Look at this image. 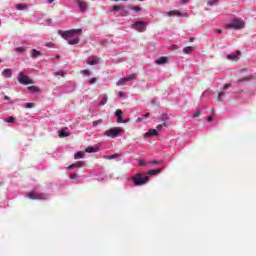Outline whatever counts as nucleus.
Masks as SVG:
<instances>
[{"label": "nucleus", "instance_id": "8fccbe9b", "mask_svg": "<svg viewBox=\"0 0 256 256\" xmlns=\"http://www.w3.org/2000/svg\"><path fill=\"white\" fill-rule=\"evenodd\" d=\"M156 129H158V131H161V129H163V125H161V124L157 125Z\"/></svg>", "mask_w": 256, "mask_h": 256}, {"label": "nucleus", "instance_id": "5fc2aeb1", "mask_svg": "<svg viewBox=\"0 0 256 256\" xmlns=\"http://www.w3.org/2000/svg\"><path fill=\"white\" fill-rule=\"evenodd\" d=\"M118 97H124V94H123V92H118Z\"/></svg>", "mask_w": 256, "mask_h": 256}, {"label": "nucleus", "instance_id": "4d7b16f0", "mask_svg": "<svg viewBox=\"0 0 256 256\" xmlns=\"http://www.w3.org/2000/svg\"><path fill=\"white\" fill-rule=\"evenodd\" d=\"M217 33H218L219 35H221V33H223V30L218 29V30H217Z\"/></svg>", "mask_w": 256, "mask_h": 256}, {"label": "nucleus", "instance_id": "2eb2a0df", "mask_svg": "<svg viewBox=\"0 0 256 256\" xmlns=\"http://www.w3.org/2000/svg\"><path fill=\"white\" fill-rule=\"evenodd\" d=\"M163 169L159 168V169H152V170H149L147 172V175H157V173H161Z\"/></svg>", "mask_w": 256, "mask_h": 256}, {"label": "nucleus", "instance_id": "bf43d9fd", "mask_svg": "<svg viewBox=\"0 0 256 256\" xmlns=\"http://www.w3.org/2000/svg\"><path fill=\"white\" fill-rule=\"evenodd\" d=\"M104 159H111V155H109V156H104Z\"/></svg>", "mask_w": 256, "mask_h": 256}, {"label": "nucleus", "instance_id": "412c9836", "mask_svg": "<svg viewBox=\"0 0 256 256\" xmlns=\"http://www.w3.org/2000/svg\"><path fill=\"white\" fill-rule=\"evenodd\" d=\"M97 64H99V58H95L87 61V65H97Z\"/></svg>", "mask_w": 256, "mask_h": 256}, {"label": "nucleus", "instance_id": "f03ea898", "mask_svg": "<svg viewBox=\"0 0 256 256\" xmlns=\"http://www.w3.org/2000/svg\"><path fill=\"white\" fill-rule=\"evenodd\" d=\"M123 131H125L123 128H110L104 132V135L106 137H110L111 139H115L116 137H119Z\"/></svg>", "mask_w": 256, "mask_h": 256}, {"label": "nucleus", "instance_id": "de8ad7c7", "mask_svg": "<svg viewBox=\"0 0 256 256\" xmlns=\"http://www.w3.org/2000/svg\"><path fill=\"white\" fill-rule=\"evenodd\" d=\"M151 163V165H160V163H161V161H152V162H150Z\"/></svg>", "mask_w": 256, "mask_h": 256}, {"label": "nucleus", "instance_id": "774afa93", "mask_svg": "<svg viewBox=\"0 0 256 256\" xmlns=\"http://www.w3.org/2000/svg\"><path fill=\"white\" fill-rule=\"evenodd\" d=\"M139 121H141V120L138 118L137 122H139Z\"/></svg>", "mask_w": 256, "mask_h": 256}, {"label": "nucleus", "instance_id": "c756f323", "mask_svg": "<svg viewBox=\"0 0 256 256\" xmlns=\"http://www.w3.org/2000/svg\"><path fill=\"white\" fill-rule=\"evenodd\" d=\"M54 75H55V77H57L58 75H60V77H65V72L57 71V72H54Z\"/></svg>", "mask_w": 256, "mask_h": 256}, {"label": "nucleus", "instance_id": "79ce46f5", "mask_svg": "<svg viewBox=\"0 0 256 256\" xmlns=\"http://www.w3.org/2000/svg\"><path fill=\"white\" fill-rule=\"evenodd\" d=\"M102 121L101 120H97V121H93L92 125L93 127H97V125H101Z\"/></svg>", "mask_w": 256, "mask_h": 256}, {"label": "nucleus", "instance_id": "f8f14e48", "mask_svg": "<svg viewBox=\"0 0 256 256\" xmlns=\"http://www.w3.org/2000/svg\"><path fill=\"white\" fill-rule=\"evenodd\" d=\"M45 199H47V194L45 193L36 194V200L45 201Z\"/></svg>", "mask_w": 256, "mask_h": 256}, {"label": "nucleus", "instance_id": "13d9d810", "mask_svg": "<svg viewBox=\"0 0 256 256\" xmlns=\"http://www.w3.org/2000/svg\"><path fill=\"white\" fill-rule=\"evenodd\" d=\"M150 113H146L145 115H143V117H150Z\"/></svg>", "mask_w": 256, "mask_h": 256}, {"label": "nucleus", "instance_id": "e2e57ef3", "mask_svg": "<svg viewBox=\"0 0 256 256\" xmlns=\"http://www.w3.org/2000/svg\"><path fill=\"white\" fill-rule=\"evenodd\" d=\"M164 127H169V124H167V123H164Z\"/></svg>", "mask_w": 256, "mask_h": 256}, {"label": "nucleus", "instance_id": "2f4dec72", "mask_svg": "<svg viewBox=\"0 0 256 256\" xmlns=\"http://www.w3.org/2000/svg\"><path fill=\"white\" fill-rule=\"evenodd\" d=\"M81 74L85 75L86 77H89L91 75V72L89 70H82Z\"/></svg>", "mask_w": 256, "mask_h": 256}, {"label": "nucleus", "instance_id": "39448f33", "mask_svg": "<svg viewBox=\"0 0 256 256\" xmlns=\"http://www.w3.org/2000/svg\"><path fill=\"white\" fill-rule=\"evenodd\" d=\"M75 33L81 34L82 30L81 29H72V30H68V31H64L61 36L63 39H69L70 37H73V35H75Z\"/></svg>", "mask_w": 256, "mask_h": 256}, {"label": "nucleus", "instance_id": "c9c22d12", "mask_svg": "<svg viewBox=\"0 0 256 256\" xmlns=\"http://www.w3.org/2000/svg\"><path fill=\"white\" fill-rule=\"evenodd\" d=\"M133 79H135V74H130L126 77V81H133Z\"/></svg>", "mask_w": 256, "mask_h": 256}, {"label": "nucleus", "instance_id": "a19ab883", "mask_svg": "<svg viewBox=\"0 0 256 256\" xmlns=\"http://www.w3.org/2000/svg\"><path fill=\"white\" fill-rule=\"evenodd\" d=\"M245 81H249V78L245 77V78L238 79L237 84L239 85V83H243Z\"/></svg>", "mask_w": 256, "mask_h": 256}, {"label": "nucleus", "instance_id": "ddd939ff", "mask_svg": "<svg viewBox=\"0 0 256 256\" xmlns=\"http://www.w3.org/2000/svg\"><path fill=\"white\" fill-rule=\"evenodd\" d=\"M99 151V148L97 147H88L85 150V153H97Z\"/></svg>", "mask_w": 256, "mask_h": 256}, {"label": "nucleus", "instance_id": "6e6d98bb", "mask_svg": "<svg viewBox=\"0 0 256 256\" xmlns=\"http://www.w3.org/2000/svg\"><path fill=\"white\" fill-rule=\"evenodd\" d=\"M10 99L9 96H4V101H9Z\"/></svg>", "mask_w": 256, "mask_h": 256}, {"label": "nucleus", "instance_id": "e433bc0d", "mask_svg": "<svg viewBox=\"0 0 256 256\" xmlns=\"http://www.w3.org/2000/svg\"><path fill=\"white\" fill-rule=\"evenodd\" d=\"M7 123H15V118H13V116H10L6 119Z\"/></svg>", "mask_w": 256, "mask_h": 256}, {"label": "nucleus", "instance_id": "0e129e2a", "mask_svg": "<svg viewBox=\"0 0 256 256\" xmlns=\"http://www.w3.org/2000/svg\"><path fill=\"white\" fill-rule=\"evenodd\" d=\"M237 55H241V51L238 50V51H237Z\"/></svg>", "mask_w": 256, "mask_h": 256}, {"label": "nucleus", "instance_id": "c85d7f7f", "mask_svg": "<svg viewBox=\"0 0 256 256\" xmlns=\"http://www.w3.org/2000/svg\"><path fill=\"white\" fill-rule=\"evenodd\" d=\"M14 51H16L17 53H24V51H25V47H16L15 49H14Z\"/></svg>", "mask_w": 256, "mask_h": 256}, {"label": "nucleus", "instance_id": "f3484780", "mask_svg": "<svg viewBox=\"0 0 256 256\" xmlns=\"http://www.w3.org/2000/svg\"><path fill=\"white\" fill-rule=\"evenodd\" d=\"M227 59H229V61H239V57L235 54H228Z\"/></svg>", "mask_w": 256, "mask_h": 256}, {"label": "nucleus", "instance_id": "5701e85b", "mask_svg": "<svg viewBox=\"0 0 256 256\" xmlns=\"http://www.w3.org/2000/svg\"><path fill=\"white\" fill-rule=\"evenodd\" d=\"M223 97H225V91H221L217 96V101L220 103L223 101Z\"/></svg>", "mask_w": 256, "mask_h": 256}, {"label": "nucleus", "instance_id": "a211bd4d", "mask_svg": "<svg viewBox=\"0 0 256 256\" xmlns=\"http://www.w3.org/2000/svg\"><path fill=\"white\" fill-rule=\"evenodd\" d=\"M168 17H173L175 15H178L180 16L181 15V12L177 11V10H171L167 13Z\"/></svg>", "mask_w": 256, "mask_h": 256}, {"label": "nucleus", "instance_id": "09e8293b", "mask_svg": "<svg viewBox=\"0 0 256 256\" xmlns=\"http://www.w3.org/2000/svg\"><path fill=\"white\" fill-rule=\"evenodd\" d=\"M111 159H117V157H119V154H113V155H110Z\"/></svg>", "mask_w": 256, "mask_h": 256}, {"label": "nucleus", "instance_id": "9b49d317", "mask_svg": "<svg viewBox=\"0 0 256 256\" xmlns=\"http://www.w3.org/2000/svg\"><path fill=\"white\" fill-rule=\"evenodd\" d=\"M167 61H168L167 57H160L155 60V63L157 65H164V63H167Z\"/></svg>", "mask_w": 256, "mask_h": 256}, {"label": "nucleus", "instance_id": "58836bf2", "mask_svg": "<svg viewBox=\"0 0 256 256\" xmlns=\"http://www.w3.org/2000/svg\"><path fill=\"white\" fill-rule=\"evenodd\" d=\"M123 9V7H120V6H114L111 11H121Z\"/></svg>", "mask_w": 256, "mask_h": 256}, {"label": "nucleus", "instance_id": "4c0bfd02", "mask_svg": "<svg viewBox=\"0 0 256 256\" xmlns=\"http://www.w3.org/2000/svg\"><path fill=\"white\" fill-rule=\"evenodd\" d=\"M115 115H116V117H121V115H123V110H121V109L116 110Z\"/></svg>", "mask_w": 256, "mask_h": 256}, {"label": "nucleus", "instance_id": "864d4df0", "mask_svg": "<svg viewBox=\"0 0 256 256\" xmlns=\"http://www.w3.org/2000/svg\"><path fill=\"white\" fill-rule=\"evenodd\" d=\"M207 121H208L209 123H211V121H213V116L208 117V118H207Z\"/></svg>", "mask_w": 256, "mask_h": 256}, {"label": "nucleus", "instance_id": "423d86ee", "mask_svg": "<svg viewBox=\"0 0 256 256\" xmlns=\"http://www.w3.org/2000/svg\"><path fill=\"white\" fill-rule=\"evenodd\" d=\"M18 82L21 85H33V81L27 75H23V73L19 74Z\"/></svg>", "mask_w": 256, "mask_h": 256}, {"label": "nucleus", "instance_id": "f257e3e1", "mask_svg": "<svg viewBox=\"0 0 256 256\" xmlns=\"http://www.w3.org/2000/svg\"><path fill=\"white\" fill-rule=\"evenodd\" d=\"M226 27L228 29H245V22L239 18H236L232 20L231 23L227 24Z\"/></svg>", "mask_w": 256, "mask_h": 256}, {"label": "nucleus", "instance_id": "b1692460", "mask_svg": "<svg viewBox=\"0 0 256 256\" xmlns=\"http://www.w3.org/2000/svg\"><path fill=\"white\" fill-rule=\"evenodd\" d=\"M37 194L35 192H30L27 194L28 199L36 200Z\"/></svg>", "mask_w": 256, "mask_h": 256}, {"label": "nucleus", "instance_id": "6ab92c4d", "mask_svg": "<svg viewBox=\"0 0 256 256\" xmlns=\"http://www.w3.org/2000/svg\"><path fill=\"white\" fill-rule=\"evenodd\" d=\"M58 137H60V139H63V137H69V133H67L63 130H60V131H58Z\"/></svg>", "mask_w": 256, "mask_h": 256}, {"label": "nucleus", "instance_id": "a18cd8bd", "mask_svg": "<svg viewBox=\"0 0 256 256\" xmlns=\"http://www.w3.org/2000/svg\"><path fill=\"white\" fill-rule=\"evenodd\" d=\"M230 87H231V83H227V84H225V85L223 86V90L225 91V90H227V89H230Z\"/></svg>", "mask_w": 256, "mask_h": 256}, {"label": "nucleus", "instance_id": "bb28decb", "mask_svg": "<svg viewBox=\"0 0 256 256\" xmlns=\"http://www.w3.org/2000/svg\"><path fill=\"white\" fill-rule=\"evenodd\" d=\"M29 91H32V93H39V88L35 86L28 87Z\"/></svg>", "mask_w": 256, "mask_h": 256}, {"label": "nucleus", "instance_id": "dca6fc26", "mask_svg": "<svg viewBox=\"0 0 256 256\" xmlns=\"http://www.w3.org/2000/svg\"><path fill=\"white\" fill-rule=\"evenodd\" d=\"M85 165V163L83 162H76L74 164H71L68 169H74V167H83Z\"/></svg>", "mask_w": 256, "mask_h": 256}, {"label": "nucleus", "instance_id": "cd10ccee", "mask_svg": "<svg viewBox=\"0 0 256 256\" xmlns=\"http://www.w3.org/2000/svg\"><path fill=\"white\" fill-rule=\"evenodd\" d=\"M16 8L18 9V11H24V9H27V6L23 5V4H18L16 6Z\"/></svg>", "mask_w": 256, "mask_h": 256}, {"label": "nucleus", "instance_id": "473e14b6", "mask_svg": "<svg viewBox=\"0 0 256 256\" xmlns=\"http://www.w3.org/2000/svg\"><path fill=\"white\" fill-rule=\"evenodd\" d=\"M121 11H122V12H121V16H122V17H127V15H129V11L124 10V8H122Z\"/></svg>", "mask_w": 256, "mask_h": 256}, {"label": "nucleus", "instance_id": "4be33fe9", "mask_svg": "<svg viewBox=\"0 0 256 256\" xmlns=\"http://www.w3.org/2000/svg\"><path fill=\"white\" fill-rule=\"evenodd\" d=\"M79 38H74L68 41V45H77L79 43Z\"/></svg>", "mask_w": 256, "mask_h": 256}, {"label": "nucleus", "instance_id": "69168bd1", "mask_svg": "<svg viewBox=\"0 0 256 256\" xmlns=\"http://www.w3.org/2000/svg\"><path fill=\"white\" fill-rule=\"evenodd\" d=\"M56 59H61V56L57 55V56H56Z\"/></svg>", "mask_w": 256, "mask_h": 256}, {"label": "nucleus", "instance_id": "ea45409f", "mask_svg": "<svg viewBox=\"0 0 256 256\" xmlns=\"http://www.w3.org/2000/svg\"><path fill=\"white\" fill-rule=\"evenodd\" d=\"M160 121H163L164 123H167V121H169V117L168 116H163L161 118H159Z\"/></svg>", "mask_w": 256, "mask_h": 256}, {"label": "nucleus", "instance_id": "20e7f679", "mask_svg": "<svg viewBox=\"0 0 256 256\" xmlns=\"http://www.w3.org/2000/svg\"><path fill=\"white\" fill-rule=\"evenodd\" d=\"M146 25L147 22L138 21L132 25V29H135V31H139V33H143L147 29Z\"/></svg>", "mask_w": 256, "mask_h": 256}, {"label": "nucleus", "instance_id": "f704fd0d", "mask_svg": "<svg viewBox=\"0 0 256 256\" xmlns=\"http://www.w3.org/2000/svg\"><path fill=\"white\" fill-rule=\"evenodd\" d=\"M88 83H89L90 85H95V83H97V78H90V79L88 80Z\"/></svg>", "mask_w": 256, "mask_h": 256}, {"label": "nucleus", "instance_id": "a878e982", "mask_svg": "<svg viewBox=\"0 0 256 256\" xmlns=\"http://www.w3.org/2000/svg\"><path fill=\"white\" fill-rule=\"evenodd\" d=\"M83 157H84V154H83L82 151H79V152H77V153L74 155V158H75V159H83Z\"/></svg>", "mask_w": 256, "mask_h": 256}, {"label": "nucleus", "instance_id": "393cba45", "mask_svg": "<svg viewBox=\"0 0 256 256\" xmlns=\"http://www.w3.org/2000/svg\"><path fill=\"white\" fill-rule=\"evenodd\" d=\"M217 3H219V0H208L207 5L213 7V5H217Z\"/></svg>", "mask_w": 256, "mask_h": 256}, {"label": "nucleus", "instance_id": "0eeeda50", "mask_svg": "<svg viewBox=\"0 0 256 256\" xmlns=\"http://www.w3.org/2000/svg\"><path fill=\"white\" fill-rule=\"evenodd\" d=\"M74 1L75 3H77L79 7V11H81V13H85V11L89 9V4L86 1H83V0H74Z\"/></svg>", "mask_w": 256, "mask_h": 256}, {"label": "nucleus", "instance_id": "603ef678", "mask_svg": "<svg viewBox=\"0 0 256 256\" xmlns=\"http://www.w3.org/2000/svg\"><path fill=\"white\" fill-rule=\"evenodd\" d=\"M107 103V98H105L102 102H100V105H105Z\"/></svg>", "mask_w": 256, "mask_h": 256}, {"label": "nucleus", "instance_id": "4468645a", "mask_svg": "<svg viewBox=\"0 0 256 256\" xmlns=\"http://www.w3.org/2000/svg\"><path fill=\"white\" fill-rule=\"evenodd\" d=\"M126 83H127V79H126V78H121V79H119V80L117 81L116 85H117L118 87H123L124 85H126Z\"/></svg>", "mask_w": 256, "mask_h": 256}, {"label": "nucleus", "instance_id": "680f3d73", "mask_svg": "<svg viewBox=\"0 0 256 256\" xmlns=\"http://www.w3.org/2000/svg\"><path fill=\"white\" fill-rule=\"evenodd\" d=\"M189 0H181L182 3H187Z\"/></svg>", "mask_w": 256, "mask_h": 256}, {"label": "nucleus", "instance_id": "37998d69", "mask_svg": "<svg viewBox=\"0 0 256 256\" xmlns=\"http://www.w3.org/2000/svg\"><path fill=\"white\" fill-rule=\"evenodd\" d=\"M200 115H201V111L197 110V112H195L192 117L195 119V118L199 117Z\"/></svg>", "mask_w": 256, "mask_h": 256}, {"label": "nucleus", "instance_id": "aec40b11", "mask_svg": "<svg viewBox=\"0 0 256 256\" xmlns=\"http://www.w3.org/2000/svg\"><path fill=\"white\" fill-rule=\"evenodd\" d=\"M39 56H41V51L32 49V57H33V59H35V58H37Z\"/></svg>", "mask_w": 256, "mask_h": 256}, {"label": "nucleus", "instance_id": "3c124183", "mask_svg": "<svg viewBox=\"0 0 256 256\" xmlns=\"http://www.w3.org/2000/svg\"><path fill=\"white\" fill-rule=\"evenodd\" d=\"M70 179H77V174H71Z\"/></svg>", "mask_w": 256, "mask_h": 256}, {"label": "nucleus", "instance_id": "1a4fd4ad", "mask_svg": "<svg viewBox=\"0 0 256 256\" xmlns=\"http://www.w3.org/2000/svg\"><path fill=\"white\" fill-rule=\"evenodd\" d=\"M157 135H159V132L153 128L149 129L148 132L145 133V137H157Z\"/></svg>", "mask_w": 256, "mask_h": 256}, {"label": "nucleus", "instance_id": "7c9ffc66", "mask_svg": "<svg viewBox=\"0 0 256 256\" xmlns=\"http://www.w3.org/2000/svg\"><path fill=\"white\" fill-rule=\"evenodd\" d=\"M130 9H132V11H135L136 13H139V11H141V7L139 6H132L130 7Z\"/></svg>", "mask_w": 256, "mask_h": 256}, {"label": "nucleus", "instance_id": "72a5a7b5", "mask_svg": "<svg viewBox=\"0 0 256 256\" xmlns=\"http://www.w3.org/2000/svg\"><path fill=\"white\" fill-rule=\"evenodd\" d=\"M26 109H32V107H35L34 103L28 102L25 104Z\"/></svg>", "mask_w": 256, "mask_h": 256}, {"label": "nucleus", "instance_id": "6e6552de", "mask_svg": "<svg viewBox=\"0 0 256 256\" xmlns=\"http://www.w3.org/2000/svg\"><path fill=\"white\" fill-rule=\"evenodd\" d=\"M2 76H4L5 79H11V77H13V70H11V69H4L2 71Z\"/></svg>", "mask_w": 256, "mask_h": 256}, {"label": "nucleus", "instance_id": "052dcab7", "mask_svg": "<svg viewBox=\"0 0 256 256\" xmlns=\"http://www.w3.org/2000/svg\"><path fill=\"white\" fill-rule=\"evenodd\" d=\"M55 0H48L49 5H51V3H53Z\"/></svg>", "mask_w": 256, "mask_h": 256}, {"label": "nucleus", "instance_id": "338daca9", "mask_svg": "<svg viewBox=\"0 0 256 256\" xmlns=\"http://www.w3.org/2000/svg\"><path fill=\"white\" fill-rule=\"evenodd\" d=\"M116 2H118V1H127V0H115Z\"/></svg>", "mask_w": 256, "mask_h": 256}, {"label": "nucleus", "instance_id": "c03bdc74", "mask_svg": "<svg viewBox=\"0 0 256 256\" xmlns=\"http://www.w3.org/2000/svg\"><path fill=\"white\" fill-rule=\"evenodd\" d=\"M139 165L141 167H145V165H147V162H145V160H139Z\"/></svg>", "mask_w": 256, "mask_h": 256}, {"label": "nucleus", "instance_id": "7ed1b4c3", "mask_svg": "<svg viewBox=\"0 0 256 256\" xmlns=\"http://www.w3.org/2000/svg\"><path fill=\"white\" fill-rule=\"evenodd\" d=\"M149 181V177L147 176H141V174H137L136 176L133 177V182L134 185H145Z\"/></svg>", "mask_w": 256, "mask_h": 256}, {"label": "nucleus", "instance_id": "9d476101", "mask_svg": "<svg viewBox=\"0 0 256 256\" xmlns=\"http://www.w3.org/2000/svg\"><path fill=\"white\" fill-rule=\"evenodd\" d=\"M193 51H195L194 46H188L183 49V53H185V55H189L190 53H193Z\"/></svg>", "mask_w": 256, "mask_h": 256}, {"label": "nucleus", "instance_id": "49530a36", "mask_svg": "<svg viewBox=\"0 0 256 256\" xmlns=\"http://www.w3.org/2000/svg\"><path fill=\"white\" fill-rule=\"evenodd\" d=\"M116 123H125V121H123V118L117 117Z\"/></svg>", "mask_w": 256, "mask_h": 256}]
</instances>
